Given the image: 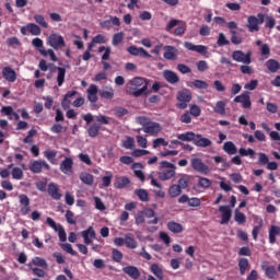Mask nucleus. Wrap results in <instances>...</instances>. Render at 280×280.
Returning a JSON list of instances; mask_svg holds the SVG:
<instances>
[{"label":"nucleus","mask_w":280,"mask_h":280,"mask_svg":"<svg viewBox=\"0 0 280 280\" xmlns=\"http://www.w3.org/2000/svg\"><path fill=\"white\" fill-rule=\"evenodd\" d=\"M217 44L219 47H224V45H229V39H226V35L224 33H220Z\"/></svg>","instance_id":"nucleus-63"},{"label":"nucleus","mask_w":280,"mask_h":280,"mask_svg":"<svg viewBox=\"0 0 280 280\" xmlns=\"http://www.w3.org/2000/svg\"><path fill=\"white\" fill-rule=\"evenodd\" d=\"M100 125L97 124H93L92 126H90L88 128V135L89 137L95 138L97 137V135H100Z\"/></svg>","instance_id":"nucleus-51"},{"label":"nucleus","mask_w":280,"mask_h":280,"mask_svg":"<svg viewBox=\"0 0 280 280\" xmlns=\"http://www.w3.org/2000/svg\"><path fill=\"white\" fill-rule=\"evenodd\" d=\"M32 266H38L39 268H48L47 260L40 257H34L32 261L28 264V268H32Z\"/></svg>","instance_id":"nucleus-31"},{"label":"nucleus","mask_w":280,"mask_h":280,"mask_svg":"<svg viewBox=\"0 0 280 280\" xmlns=\"http://www.w3.org/2000/svg\"><path fill=\"white\" fill-rule=\"evenodd\" d=\"M100 92V89L95 84H91L88 90V100L91 102V104H95L97 102V93Z\"/></svg>","instance_id":"nucleus-21"},{"label":"nucleus","mask_w":280,"mask_h":280,"mask_svg":"<svg viewBox=\"0 0 280 280\" xmlns=\"http://www.w3.org/2000/svg\"><path fill=\"white\" fill-rule=\"evenodd\" d=\"M136 121L139 126H142V131L150 137H159L163 132V126L158 121H152L149 117L138 116Z\"/></svg>","instance_id":"nucleus-1"},{"label":"nucleus","mask_w":280,"mask_h":280,"mask_svg":"<svg viewBox=\"0 0 280 280\" xmlns=\"http://www.w3.org/2000/svg\"><path fill=\"white\" fill-rule=\"evenodd\" d=\"M94 119L98 124H102L103 126H108V124H110V117H108V116L98 115V116H95Z\"/></svg>","instance_id":"nucleus-59"},{"label":"nucleus","mask_w":280,"mask_h":280,"mask_svg":"<svg viewBox=\"0 0 280 280\" xmlns=\"http://www.w3.org/2000/svg\"><path fill=\"white\" fill-rule=\"evenodd\" d=\"M197 185L198 187H201V189H209V187L212 185V182L207 177H199Z\"/></svg>","instance_id":"nucleus-47"},{"label":"nucleus","mask_w":280,"mask_h":280,"mask_svg":"<svg viewBox=\"0 0 280 280\" xmlns=\"http://www.w3.org/2000/svg\"><path fill=\"white\" fill-rule=\"evenodd\" d=\"M163 145L164 148H167L170 145V142H167L164 138H158L153 140L152 148L156 150V148H161Z\"/></svg>","instance_id":"nucleus-52"},{"label":"nucleus","mask_w":280,"mask_h":280,"mask_svg":"<svg viewBox=\"0 0 280 280\" xmlns=\"http://www.w3.org/2000/svg\"><path fill=\"white\" fill-rule=\"evenodd\" d=\"M47 45L58 51L59 49H65L67 47V43L65 42V37L60 35L59 33H51L47 38H46Z\"/></svg>","instance_id":"nucleus-4"},{"label":"nucleus","mask_w":280,"mask_h":280,"mask_svg":"<svg viewBox=\"0 0 280 280\" xmlns=\"http://www.w3.org/2000/svg\"><path fill=\"white\" fill-rule=\"evenodd\" d=\"M48 194L50 197L54 198V200H60L62 198V194H60V188L54 183H50L48 185Z\"/></svg>","instance_id":"nucleus-24"},{"label":"nucleus","mask_w":280,"mask_h":280,"mask_svg":"<svg viewBox=\"0 0 280 280\" xmlns=\"http://www.w3.org/2000/svg\"><path fill=\"white\" fill-rule=\"evenodd\" d=\"M214 159V162L217 164L221 163L222 164V170H228V167H231V165H229V162H226V160L224 159V156H220V155H217L213 158Z\"/></svg>","instance_id":"nucleus-60"},{"label":"nucleus","mask_w":280,"mask_h":280,"mask_svg":"<svg viewBox=\"0 0 280 280\" xmlns=\"http://www.w3.org/2000/svg\"><path fill=\"white\" fill-rule=\"evenodd\" d=\"M113 113L116 117H126V115H128V109L124 107H115Z\"/></svg>","instance_id":"nucleus-61"},{"label":"nucleus","mask_w":280,"mask_h":280,"mask_svg":"<svg viewBox=\"0 0 280 280\" xmlns=\"http://www.w3.org/2000/svg\"><path fill=\"white\" fill-rule=\"evenodd\" d=\"M223 150L226 154H237V147L232 141H228L223 144Z\"/></svg>","instance_id":"nucleus-40"},{"label":"nucleus","mask_w":280,"mask_h":280,"mask_svg":"<svg viewBox=\"0 0 280 280\" xmlns=\"http://www.w3.org/2000/svg\"><path fill=\"white\" fill-rule=\"evenodd\" d=\"M46 223L48 224V226H50V229H54L56 233H58L60 242H67V232L65 231V228H62V225L57 224L56 221H54V219H51L50 217L46 219Z\"/></svg>","instance_id":"nucleus-8"},{"label":"nucleus","mask_w":280,"mask_h":280,"mask_svg":"<svg viewBox=\"0 0 280 280\" xmlns=\"http://www.w3.org/2000/svg\"><path fill=\"white\" fill-rule=\"evenodd\" d=\"M127 185H130V179L128 177H116V182L114 183V187H116V189H124Z\"/></svg>","instance_id":"nucleus-29"},{"label":"nucleus","mask_w":280,"mask_h":280,"mask_svg":"<svg viewBox=\"0 0 280 280\" xmlns=\"http://www.w3.org/2000/svg\"><path fill=\"white\" fill-rule=\"evenodd\" d=\"M145 218L148 220L147 224H159V218L152 209H144L142 211H138L135 215V224H137V226L145 224Z\"/></svg>","instance_id":"nucleus-2"},{"label":"nucleus","mask_w":280,"mask_h":280,"mask_svg":"<svg viewBox=\"0 0 280 280\" xmlns=\"http://www.w3.org/2000/svg\"><path fill=\"white\" fill-rule=\"evenodd\" d=\"M190 165L195 172H198V174L207 175L209 172H211L209 166L202 162V159L199 158H192L190 160Z\"/></svg>","instance_id":"nucleus-7"},{"label":"nucleus","mask_w":280,"mask_h":280,"mask_svg":"<svg viewBox=\"0 0 280 280\" xmlns=\"http://www.w3.org/2000/svg\"><path fill=\"white\" fill-rule=\"evenodd\" d=\"M266 67L271 73H277L278 69H280V63L275 59H269L266 62Z\"/></svg>","instance_id":"nucleus-38"},{"label":"nucleus","mask_w":280,"mask_h":280,"mask_svg":"<svg viewBox=\"0 0 280 280\" xmlns=\"http://www.w3.org/2000/svg\"><path fill=\"white\" fill-rule=\"evenodd\" d=\"M11 176L14 180H23V168L15 166L11 171Z\"/></svg>","instance_id":"nucleus-46"},{"label":"nucleus","mask_w":280,"mask_h":280,"mask_svg":"<svg viewBox=\"0 0 280 280\" xmlns=\"http://www.w3.org/2000/svg\"><path fill=\"white\" fill-rule=\"evenodd\" d=\"M163 78L168 82V84H178V82H180L178 74L172 70H164Z\"/></svg>","instance_id":"nucleus-19"},{"label":"nucleus","mask_w":280,"mask_h":280,"mask_svg":"<svg viewBox=\"0 0 280 280\" xmlns=\"http://www.w3.org/2000/svg\"><path fill=\"white\" fill-rule=\"evenodd\" d=\"M124 42V33H116L113 36V40H112V45H114V47H117V45L121 44Z\"/></svg>","instance_id":"nucleus-56"},{"label":"nucleus","mask_w":280,"mask_h":280,"mask_svg":"<svg viewBox=\"0 0 280 280\" xmlns=\"http://www.w3.org/2000/svg\"><path fill=\"white\" fill-rule=\"evenodd\" d=\"M213 110L218 115H226V103L224 101H218Z\"/></svg>","instance_id":"nucleus-36"},{"label":"nucleus","mask_w":280,"mask_h":280,"mask_svg":"<svg viewBox=\"0 0 280 280\" xmlns=\"http://www.w3.org/2000/svg\"><path fill=\"white\" fill-rule=\"evenodd\" d=\"M27 32H30L32 36H40L42 34L40 26L34 23L27 24Z\"/></svg>","instance_id":"nucleus-45"},{"label":"nucleus","mask_w":280,"mask_h":280,"mask_svg":"<svg viewBox=\"0 0 280 280\" xmlns=\"http://www.w3.org/2000/svg\"><path fill=\"white\" fill-rule=\"evenodd\" d=\"M39 54L42 56H44L45 58H47V56H49L50 60L52 62H58V57H56V52L54 51V49H39Z\"/></svg>","instance_id":"nucleus-42"},{"label":"nucleus","mask_w":280,"mask_h":280,"mask_svg":"<svg viewBox=\"0 0 280 280\" xmlns=\"http://www.w3.org/2000/svg\"><path fill=\"white\" fill-rule=\"evenodd\" d=\"M81 235L84 240V244L86 245L93 244V240H95L96 237L95 230L93 229V226H90L88 230L81 232Z\"/></svg>","instance_id":"nucleus-20"},{"label":"nucleus","mask_w":280,"mask_h":280,"mask_svg":"<svg viewBox=\"0 0 280 280\" xmlns=\"http://www.w3.org/2000/svg\"><path fill=\"white\" fill-rule=\"evenodd\" d=\"M189 180H191V177L189 175H183L178 183L176 184L179 189H187L189 187Z\"/></svg>","instance_id":"nucleus-37"},{"label":"nucleus","mask_w":280,"mask_h":280,"mask_svg":"<svg viewBox=\"0 0 280 280\" xmlns=\"http://www.w3.org/2000/svg\"><path fill=\"white\" fill-rule=\"evenodd\" d=\"M164 58L166 60H178V48L174 46H165Z\"/></svg>","instance_id":"nucleus-15"},{"label":"nucleus","mask_w":280,"mask_h":280,"mask_svg":"<svg viewBox=\"0 0 280 280\" xmlns=\"http://www.w3.org/2000/svg\"><path fill=\"white\" fill-rule=\"evenodd\" d=\"M79 178L84 185L91 186L95 183V177L88 172L80 173Z\"/></svg>","instance_id":"nucleus-28"},{"label":"nucleus","mask_w":280,"mask_h":280,"mask_svg":"<svg viewBox=\"0 0 280 280\" xmlns=\"http://www.w3.org/2000/svg\"><path fill=\"white\" fill-rule=\"evenodd\" d=\"M102 51H105L102 56V60H109V58H110V47L101 46L98 48V54H102Z\"/></svg>","instance_id":"nucleus-58"},{"label":"nucleus","mask_w":280,"mask_h":280,"mask_svg":"<svg viewBox=\"0 0 280 280\" xmlns=\"http://www.w3.org/2000/svg\"><path fill=\"white\" fill-rule=\"evenodd\" d=\"M197 148H209L211 147V140L208 138H203L202 135H197L195 136V142H194Z\"/></svg>","instance_id":"nucleus-25"},{"label":"nucleus","mask_w":280,"mask_h":280,"mask_svg":"<svg viewBox=\"0 0 280 280\" xmlns=\"http://www.w3.org/2000/svg\"><path fill=\"white\" fill-rule=\"evenodd\" d=\"M75 95H78V91H71V92H68L62 102H61V106H62V109L63 110H67V108H70L71 107V97H75Z\"/></svg>","instance_id":"nucleus-26"},{"label":"nucleus","mask_w":280,"mask_h":280,"mask_svg":"<svg viewBox=\"0 0 280 280\" xmlns=\"http://www.w3.org/2000/svg\"><path fill=\"white\" fill-rule=\"evenodd\" d=\"M60 246H61L62 250H65L69 255H72V256L78 255V252L73 249V246H71V244L62 243V244H60Z\"/></svg>","instance_id":"nucleus-55"},{"label":"nucleus","mask_w":280,"mask_h":280,"mask_svg":"<svg viewBox=\"0 0 280 280\" xmlns=\"http://www.w3.org/2000/svg\"><path fill=\"white\" fill-rule=\"evenodd\" d=\"M177 108L185 110L187 108V104L191 102V92L187 89H184L177 93Z\"/></svg>","instance_id":"nucleus-6"},{"label":"nucleus","mask_w":280,"mask_h":280,"mask_svg":"<svg viewBox=\"0 0 280 280\" xmlns=\"http://www.w3.org/2000/svg\"><path fill=\"white\" fill-rule=\"evenodd\" d=\"M125 246L130 249L137 248L138 244L135 237H132V234H126L125 235Z\"/></svg>","instance_id":"nucleus-39"},{"label":"nucleus","mask_w":280,"mask_h":280,"mask_svg":"<svg viewBox=\"0 0 280 280\" xmlns=\"http://www.w3.org/2000/svg\"><path fill=\"white\" fill-rule=\"evenodd\" d=\"M238 268L241 275H246V272L250 270V262H248V258H241L238 260Z\"/></svg>","instance_id":"nucleus-30"},{"label":"nucleus","mask_w":280,"mask_h":280,"mask_svg":"<svg viewBox=\"0 0 280 280\" xmlns=\"http://www.w3.org/2000/svg\"><path fill=\"white\" fill-rule=\"evenodd\" d=\"M167 229L172 233H183V231H185V228H183V224L176 223L174 221H171L167 223Z\"/></svg>","instance_id":"nucleus-32"},{"label":"nucleus","mask_w":280,"mask_h":280,"mask_svg":"<svg viewBox=\"0 0 280 280\" xmlns=\"http://www.w3.org/2000/svg\"><path fill=\"white\" fill-rule=\"evenodd\" d=\"M151 272H153L159 280H163V269L159 265H151Z\"/></svg>","instance_id":"nucleus-50"},{"label":"nucleus","mask_w":280,"mask_h":280,"mask_svg":"<svg viewBox=\"0 0 280 280\" xmlns=\"http://www.w3.org/2000/svg\"><path fill=\"white\" fill-rule=\"evenodd\" d=\"M280 235V228L277 225H272L269 230V242L270 244H275L277 242V236Z\"/></svg>","instance_id":"nucleus-33"},{"label":"nucleus","mask_w":280,"mask_h":280,"mask_svg":"<svg viewBox=\"0 0 280 280\" xmlns=\"http://www.w3.org/2000/svg\"><path fill=\"white\" fill-rule=\"evenodd\" d=\"M122 272H125V275H128V277H130L131 279H139V277H141V271H139V268L135 267V266H127L122 268Z\"/></svg>","instance_id":"nucleus-22"},{"label":"nucleus","mask_w":280,"mask_h":280,"mask_svg":"<svg viewBox=\"0 0 280 280\" xmlns=\"http://www.w3.org/2000/svg\"><path fill=\"white\" fill-rule=\"evenodd\" d=\"M28 168L33 174H40L43 170H51V166H49L45 161L39 160V161H33L31 162Z\"/></svg>","instance_id":"nucleus-10"},{"label":"nucleus","mask_w":280,"mask_h":280,"mask_svg":"<svg viewBox=\"0 0 280 280\" xmlns=\"http://www.w3.org/2000/svg\"><path fill=\"white\" fill-rule=\"evenodd\" d=\"M100 95L105 100H113V97H115V90H113V88H105L100 91Z\"/></svg>","instance_id":"nucleus-41"},{"label":"nucleus","mask_w":280,"mask_h":280,"mask_svg":"<svg viewBox=\"0 0 280 280\" xmlns=\"http://www.w3.org/2000/svg\"><path fill=\"white\" fill-rule=\"evenodd\" d=\"M135 195L138 196L139 200L142 202H148V200H150V196L145 189H137L135 190Z\"/></svg>","instance_id":"nucleus-48"},{"label":"nucleus","mask_w":280,"mask_h":280,"mask_svg":"<svg viewBox=\"0 0 280 280\" xmlns=\"http://www.w3.org/2000/svg\"><path fill=\"white\" fill-rule=\"evenodd\" d=\"M129 93L133 97H141L148 91V81L144 78H133L129 81Z\"/></svg>","instance_id":"nucleus-3"},{"label":"nucleus","mask_w":280,"mask_h":280,"mask_svg":"<svg viewBox=\"0 0 280 280\" xmlns=\"http://www.w3.org/2000/svg\"><path fill=\"white\" fill-rule=\"evenodd\" d=\"M44 156L51 163L52 165H56V156H58V151H51V150H46L44 151Z\"/></svg>","instance_id":"nucleus-43"},{"label":"nucleus","mask_w":280,"mask_h":280,"mask_svg":"<svg viewBox=\"0 0 280 280\" xmlns=\"http://www.w3.org/2000/svg\"><path fill=\"white\" fill-rule=\"evenodd\" d=\"M60 171L62 172V174H67L68 176H69V174H72V172H73V159L66 158L60 164Z\"/></svg>","instance_id":"nucleus-16"},{"label":"nucleus","mask_w":280,"mask_h":280,"mask_svg":"<svg viewBox=\"0 0 280 280\" xmlns=\"http://www.w3.org/2000/svg\"><path fill=\"white\" fill-rule=\"evenodd\" d=\"M234 102L236 104H242V108H250L253 106V102H250V94L248 92H244L243 94L236 96Z\"/></svg>","instance_id":"nucleus-11"},{"label":"nucleus","mask_w":280,"mask_h":280,"mask_svg":"<svg viewBox=\"0 0 280 280\" xmlns=\"http://www.w3.org/2000/svg\"><path fill=\"white\" fill-rule=\"evenodd\" d=\"M67 75V69L62 67H57V84L62 86L65 84V77Z\"/></svg>","instance_id":"nucleus-34"},{"label":"nucleus","mask_w":280,"mask_h":280,"mask_svg":"<svg viewBox=\"0 0 280 280\" xmlns=\"http://www.w3.org/2000/svg\"><path fill=\"white\" fill-rule=\"evenodd\" d=\"M2 78H4L7 82L14 83L16 82V71L12 69V67H4L2 69Z\"/></svg>","instance_id":"nucleus-14"},{"label":"nucleus","mask_w":280,"mask_h":280,"mask_svg":"<svg viewBox=\"0 0 280 280\" xmlns=\"http://www.w3.org/2000/svg\"><path fill=\"white\" fill-rule=\"evenodd\" d=\"M196 133H194L192 131H187L185 133H180L177 136V139H179V141H192V143H195L196 141Z\"/></svg>","instance_id":"nucleus-35"},{"label":"nucleus","mask_w":280,"mask_h":280,"mask_svg":"<svg viewBox=\"0 0 280 280\" xmlns=\"http://www.w3.org/2000/svg\"><path fill=\"white\" fill-rule=\"evenodd\" d=\"M261 270H264L268 279H277V268L275 266H268V261H262Z\"/></svg>","instance_id":"nucleus-17"},{"label":"nucleus","mask_w":280,"mask_h":280,"mask_svg":"<svg viewBox=\"0 0 280 280\" xmlns=\"http://www.w3.org/2000/svg\"><path fill=\"white\" fill-rule=\"evenodd\" d=\"M192 86H195V89H209V83H207L203 80H195L192 81Z\"/></svg>","instance_id":"nucleus-62"},{"label":"nucleus","mask_w":280,"mask_h":280,"mask_svg":"<svg viewBox=\"0 0 280 280\" xmlns=\"http://www.w3.org/2000/svg\"><path fill=\"white\" fill-rule=\"evenodd\" d=\"M75 95H78V91H71V92H68L62 102H61V106H62V109L63 110H67V108H70L71 107V97H75Z\"/></svg>","instance_id":"nucleus-27"},{"label":"nucleus","mask_w":280,"mask_h":280,"mask_svg":"<svg viewBox=\"0 0 280 280\" xmlns=\"http://www.w3.org/2000/svg\"><path fill=\"white\" fill-rule=\"evenodd\" d=\"M136 139L140 148H143V149L148 148V138L143 136H137Z\"/></svg>","instance_id":"nucleus-64"},{"label":"nucleus","mask_w":280,"mask_h":280,"mask_svg":"<svg viewBox=\"0 0 280 280\" xmlns=\"http://www.w3.org/2000/svg\"><path fill=\"white\" fill-rule=\"evenodd\" d=\"M159 179L160 180H172L176 176V168H164L162 170L159 174Z\"/></svg>","instance_id":"nucleus-18"},{"label":"nucleus","mask_w":280,"mask_h":280,"mask_svg":"<svg viewBox=\"0 0 280 280\" xmlns=\"http://www.w3.org/2000/svg\"><path fill=\"white\" fill-rule=\"evenodd\" d=\"M20 205H22L21 213L22 215H27L30 211H32V208L30 207V197L27 195H19Z\"/></svg>","instance_id":"nucleus-13"},{"label":"nucleus","mask_w":280,"mask_h":280,"mask_svg":"<svg viewBox=\"0 0 280 280\" xmlns=\"http://www.w3.org/2000/svg\"><path fill=\"white\" fill-rule=\"evenodd\" d=\"M234 220L237 224H244V222H246V215L236 208L234 211Z\"/></svg>","instance_id":"nucleus-49"},{"label":"nucleus","mask_w":280,"mask_h":280,"mask_svg":"<svg viewBox=\"0 0 280 280\" xmlns=\"http://www.w3.org/2000/svg\"><path fill=\"white\" fill-rule=\"evenodd\" d=\"M180 194H183V190L176 184L170 186V188H168L170 198H178V196H180Z\"/></svg>","instance_id":"nucleus-44"},{"label":"nucleus","mask_w":280,"mask_h":280,"mask_svg":"<svg viewBox=\"0 0 280 280\" xmlns=\"http://www.w3.org/2000/svg\"><path fill=\"white\" fill-rule=\"evenodd\" d=\"M219 211H220L221 218H222L220 224H229V222H231V218L233 215V211L231 210V207L220 206Z\"/></svg>","instance_id":"nucleus-12"},{"label":"nucleus","mask_w":280,"mask_h":280,"mask_svg":"<svg viewBox=\"0 0 280 280\" xmlns=\"http://www.w3.org/2000/svg\"><path fill=\"white\" fill-rule=\"evenodd\" d=\"M112 258H113V261H116V264H119L121 262V259H124V254L120 250L114 248L112 250Z\"/></svg>","instance_id":"nucleus-54"},{"label":"nucleus","mask_w":280,"mask_h":280,"mask_svg":"<svg viewBox=\"0 0 280 280\" xmlns=\"http://www.w3.org/2000/svg\"><path fill=\"white\" fill-rule=\"evenodd\" d=\"M266 21V15L258 13L256 16L250 15L247 18V30L249 32H259V26Z\"/></svg>","instance_id":"nucleus-5"},{"label":"nucleus","mask_w":280,"mask_h":280,"mask_svg":"<svg viewBox=\"0 0 280 280\" xmlns=\"http://www.w3.org/2000/svg\"><path fill=\"white\" fill-rule=\"evenodd\" d=\"M127 51L131 56H141V58H150V52L143 48H138L136 46H131L127 49Z\"/></svg>","instance_id":"nucleus-23"},{"label":"nucleus","mask_w":280,"mask_h":280,"mask_svg":"<svg viewBox=\"0 0 280 280\" xmlns=\"http://www.w3.org/2000/svg\"><path fill=\"white\" fill-rule=\"evenodd\" d=\"M250 56H253L252 51L244 54V51L242 50H235L232 52V59L235 62H243V65H250L252 62Z\"/></svg>","instance_id":"nucleus-9"},{"label":"nucleus","mask_w":280,"mask_h":280,"mask_svg":"<svg viewBox=\"0 0 280 280\" xmlns=\"http://www.w3.org/2000/svg\"><path fill=\"white\" fill-rule=\"evenodd\" d=\"M122 148H125V150H132V148H135V138L127 137L126 140L122 141Z\"/></svg>","instance_id":"nucleus-57"},{"label":"nucleus","mask_w":280,"mask_h":280,"mask_svg":"<svg viewBox=\"0 0 280 280\" xmlns=\"http://www.w3.org/2000/svg\"><path fill=\"white\" fill-rule=\"evenodd\" d=\"M34 21L40 25L42 27H44L45 30H47V27H49V24H47V21H45V16L40 15V14H35L34 15Z\"/></svg>","instance_id":"nucleus-53"}]
</instances>
